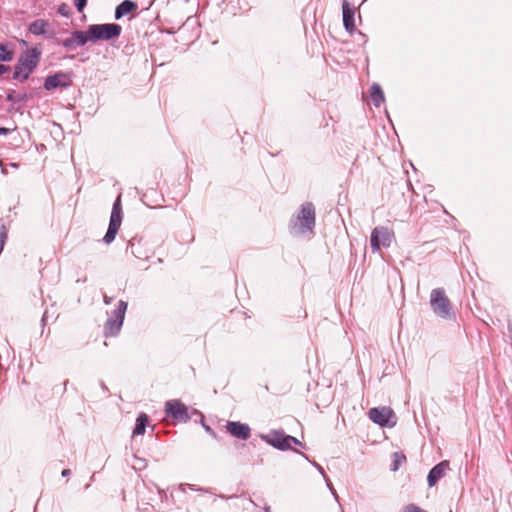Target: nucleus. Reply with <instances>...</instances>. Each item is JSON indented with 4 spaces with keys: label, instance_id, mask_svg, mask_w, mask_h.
<instances>
[{
    "label": "nucleus",
    "instance_id": "obj_1",
    "mask_svg": "<svg viewBox=\"0 0 512 512\" xmlns=\"http://www.w3.org/2000/svg\"><path fill=\"white\" fill-rule=\"evenodd\" d=\"M315 225V208L312 203H305L301 207V211L298 214L293 229L297 234L304 235L312 232Z\"/></svg>",
    "mask_w": 512,
    "mask_h": 512
},
{
    "label": "nucleus",
    "instance_id": "obj_2",
    "mask_svg": "<svg viewBox=\"0 0 512 512\" xmlns=\"http://www.w3.org/2000/svg\"><path fill=\"white\" fill-rule=\"evenodd\" d=\"M430 305L433 312L442 318L451 316L450 301L441 288L433 289L430 295Z\"/></svg>",
    "mask_w": 512,
    "mask_h": 512
},
{
    "label": "nucleus",
    "instance_id": "obj_3",
    "mask_svg": "<svg viewBox=\"0 0 512 512\" xmlns=\"http://www.w3.org/2000/svg\"><path fill=\"white\" fill-rule=\"evenodd\" d=\"M90 40H110L118 37L121 33V27L118 24H94L88 28Z\"/></svg>",
    "mask_w": 512,
    "mask_h": 512
},
{
    "label": "nucleus",
    "instance_id": "obj_4",
    "mask_svg": "<svg viewBox=\"0 0 512 512\" xmlns=\"http://www.w3.org/2000/svg\"><path fill=\"white\" fill-rule=\"evenodd\" d=\"M126 310L127 303L123 300H120L117 308L113 312V316L109 318L105 324L104 334L106 337L115 336L119 333L123 325Z\"/></svg>",
    "mask_w": 512,
    "mask_h": 512
},
{
    "label": "nucleus",
    "instance_id": "obj_5",
    "mask_svg": "<svg viewBox=\"0 0 512 512\" xmlns=\"http://www.w3.org/2000/svg\"><path fill=\"white\" fill-rule=\"evenodd\" d=\"M121 223H122V207H121V199L119 196L113 204L108 230L103 238V241L106 244H110L111 242L114 241L116 234L121 226Z\"/></svg>",
    "mask_w": 512,
    "mask_h": 512
},
{
    "label": "nucleus",
    "instance_id": "obj_6",
    "mask_svg": "<svg viewBox=\"0 0 512 512\" xmlns=\"http://www.w3.org/2000/svg\"><path fill=\"white\" fill-rule=\"evenodd\" d=\"M370 420L382 427H393L396 425V416L390 407H375L368 412Z\"/></svg>",
    "mask_w": 512,
    "mask_h": 512
},
{
    "label": "nucleus",
    "instance_id": "obj_7",
    "mask_svg": "<svg viewBox=\"0 0 512 512\" xmlns=\"http://www.w3.org/2000/svg\"><path fill=\"white\" fill-rule=\"evenodd\" d=\"M394 240V232L387 227H376L373 229L370 238V244L373 252L381 247H389Z\"/></svg>",
    "mask_w": 512,
    "mask_h": 512
},
{
    "label": "nucleus",
    "instance_id": "obj_8",
    "mask_svg": "<svg viewBox=\"0 0 512 512\" xmlns=\"http://www.w3.org/2000/svg\"><path fill=\"white\" fill-rule=\"evenodd\" d=\"M265 440L275 448L286 450L291 448L292 443L297 445H302L301 442L290 435H285L282 432L273 431L268 436L265 437Z\"/></svg>",
    "mask_w": 512,
    "mask_h": 512
},
{
    "label": "nucleus",
    "instance_id": "obj_9",
    "mask_svg": "<svg viewBox=\"0 0 512 512\" xmlns=\"http://www.w3.org/2000/svg\"><path fill=\"white\" fill-rule=\"evenodd\" d=\"M165 412L173 419L187 422L190 419L187 407L179 400H170L165 404Z\"/></svg>",
    "mask_w": 512,
    "mask_h": 512
},
{
    "label": "nucleus",
    "instance_id": "obj_10",
    "mask_svg": "<svg viewBox=\"0 0 512 512\" xmlns=\"http://www.w3.org/2000/svg\"><path fill=\"white\" fill-rule=\"evenodd\" d=\"M71 85L70 75L64 72L56 73L46 78L44 87L47 90L56 89L59 87H68Z\"/></svg>",
    "mask_w": 512,
    "mask_h": 512
},
{
    "label": "nucleus",
    "instance_id": "obj_11",
    "mask_svg": "<svg viewBox=\"0 0 512 512\" xmlns=\"http://www.w3.org/2000/svg\"><path fill=\"white\" fill-rule=\"evenodd\" d=\"M32 73V56L26 55L24 60H20L14 72V78L19 81L28 79Z\"/></svg>",
    "mask_w": 512,
    "mask_h": 512
},
{
    "label": "nucleus",
    "instance_id": "obj_12",
    "mask_svg": "<svg viewBox=\"0 0 512 512\" xmlns=\"http://www.w3.org/2000/svg\"><path fill=\"white\" fill-rule=\"evenodd\" d=\"M226 430L234 437L246 440L250 437V428L247 424L229 421L226 424Z\"/></svg>",
    "mask_w": 512,
    "mask_h": 512
},
{
    "label": "nucleus",
    "instance_id": "obj_13",
    "mask_svg": "<svg viewBox=\"0 0 512 512\" xmlns=\"http://www.w3.org/2000/svg\"><path fill=\"white\" fill-rule=\"evenodd\" d=\"M448 469V461H442L435 467H433L427 477L428 485L430 487L434 486L438 482V480H440L445 475Z\"/></svg>",
    "mask_w": 512,
    "mask_h": 512
},
{
    "label": "nucleus",
    "instance_id": "obj_14",
    "mask_svg": "<svg viewBox=\"0 0 512 512\" xmlns=\"http://www.w3.org/2000/svg\"><path fill=\"white\" fill-rule=\"evenodd\" d=\"M90 40V34L83 31H75L71 37L64 40L63 45L65 47H79L85 45Z\"/></svg>",
    "mask_w": 512,
    "mask_h": 512
},
{
    "label": "nucleus",
    "instance_id": "obj_15",
    "mask_svg": "<svg viewBox=\"0 0 512 512\" xmlns=\"http://www.w3.org/2000/svg\"><path fill=\"white\" fill-rule=\"evenodd\" d=\"M342 10H343V24H344L346 30L349 33H352L355 30V23H354L355 11L352 7H350L347 0H343Z\"/></svg>",
    "mask_w": 512,
    "mask_h": 512
},
{
    "label": "nucleus",
    "instance_id": "obj_16",
    "mask_svg": "<svg viewBox=\"0 0 512 512\" xmlns=\"http://www.w3.org/2000/svg\"><path fill=\"white\" fill-rule=\"evenodd\" d=\"M136 4L131 0H125L121 4H119L115 10V18L120 19L124 15L132 12L136 9Z\"/></svg>",
    "mask_w": 512,
    "mask_h": 512
},
{
    "label": "nucleus",
    "instance_id": "obj_17",
    "mask_svg": "<svg viewBox=\"0 0 512 512\" xmlns=\"http://www.w3.org/2000/svg\"><path fill=\"white\" fill-rule=\"evenodd\" d=\"M370 95L375 106L379 107L385 100L384 93L378 84H373L370 88Z\"/></svg>",
    "mask_w": 512,
    "mask_h": 512
},
{
    "label": "nucleus",
    "instance_id": "obj_18",
    "mask_svg": "<svg viewBox=\"0 0 512 512\" xmlns=\"http://www.w3.org/2000/svg\"><path fill=\"white\" fill-rule=\"evenodd\" d=\"M147 422H148V417L145 414H141L137 418V422H136L135 428L133 430V434L134 435L144 434Z\"/></svg>",
    "mask_w": 512,
    "mask_h": 512
},
{
    "label": "nucleus",
    "instance_id": "obj_19",
    "mask_svg": "<svg viewBox=\"0 0 512 512\" xmlns=\"http://www.w3.org/2000/svg\"><path fill=\"white\" fill-rule=\"evenodd\" d=\"M13 59V51L7 45L0 44V61L8 62Z\"/></svg>",
    "mask_w": 512,
    "mask_h": 512
},
{
    "label": "nucleus",
    "instance_id": "obj_20",
    "mask_svg": "<svg viewBox=\"0 0 512 512\" xmlns=\"http://www.w3.org/2000/svg\"><path fill=\"white\" fill-rule=\"evenodd\" d=\"M48 24L44 20L34 21V35L35 34H46Z\"/></svg>",
    "mask_w": 512,
    "mask_h": 512
},
{
    "label": "nucleus",
    "instance_id": "obj_21",
    "mask_svg": "<svg viewBox=\"0 0 512 512\" xmlns=\"http://www.w3.org/2000/svg\"><path fill=\"white\" fill-rule=\"evenodd\" d=\"M393 458H394V465H393L392 469L394 471H396L399 468V465H401L403 462L406 461V457H405V455H403L401 453L395 452L393 454Z\"/></svg>",
    "mask_w": 512,
    "mask_h": 512
},
{
    "label": "nucleus",
    "instance_id": "obj_22",
    "mask_svg": "<svg viewBox=\"0 0 512 512\" xmlns=\"http://www.w3.org/2000/svg\"><path fill=\"white\" fill-rule=\"evenodd\" d=\"M87 4V0H75V6L78 10V12H82L84 7Z\"/></svg>",
    "mask_w": 512,
    "mask_h": 512
},
{
    "label": "nucleus",
    "instance_id": "obj_23",
    "mask_svg": "<svg viewBox=\"0 0 512 512\" xmlns=\"http://www.w3.org/2000/svg\"><path fill=\"white\" fill-rule=\"evenodd\" d=\"M403 512H425V511L422 510L421 508H419L418 506L408 505L407 507H405Z\"/></svg>",
    "mask_w": 512,
    "mask_h": 512
},
{
    "label": "nucleus",
    "instance_id": "obj_24",
    "mask_svg": "<svg viewBox=\"0 0 512 512\" xmlns=\"http://www.w3.org/2000/svg\"><path fill=\"white\" fill-rule=\"evenodd\" d=\"M9 71V67L8 66H5L3 64H0V76L6 72Z\"/></svg>",
    "mask_w": 512,
    "mask_h": 512
},
{
    "label": "nucleus",
    "instance_id": "obj_25",
    "mask_svg": "<svg viewBox=\"0 0 512 512\" xmlns=\"http://www.w3.org/2000/svg\"><path fill=\"white\" fill-rule=\"evenodd\" d=\"M9 132V129L0 127V135H6Z\"/></svg>",
    "mask_w": 512,
    "mask_h": 512
},
{
    "label": "nucleus",
    "instance_id": "obj_26",
    "mask_svg": "<svg viewBox=\"0 0 512 512\" xmlns=\"http://www.w3.org/2000/svg\"><path fill=\"white\" fill-rule=\"evenodd\" d=\"M33 53H34V61H35L38 58V56L40 55V52L38 51L37 48L34 47Z\"/></svg>",
    "mask_w": 512,
    "mask_h": 512
},
{
    "label": "nucleus",
    "instance_id": "obj_27",
    "mask_svg": "<svg viewBox=\"0 0 512 512\" xmlns=\"http://www.w3.org/2000/svg\"><path fill=\"white\" fill-rule=\"evenodd\" d=\"M111 301H112V298H111V297H108L107 295H104V302H105V304H107V305H108V304H110V303H111Z\"/></svg>",
    "mask_w": 512,
    "mask_h": 512
},
{
    "label": "nucleus",
    "instance_id": "obj_28",
    "mask_svg": "<svg viewBox=\"0 0 512 512\" xmlns=\"http://www.w3.org/2000/svg\"><path fill=\"white\" fill-rule=\"evenodd\" d=\"M70 473H71V471H70L69 469H64V470L62 471V476H63V477H66V476L70 475Z\"/></svg>",
    "mask_w": 512,
    "mask_h": 512
},
{
    "label": "nucleus",
    "instance_id": "obj_29",
    "mask_svg": "<svg viewBox=\"0 0 512 512\" xmlns=\"http://www.w3.org/2000/svg\"><path fill=\"white\" fill-rule=\"evenodd\" d=\"M328 487L330 488V490L332 491L333 494H335V491L332 487V484L330 482L327 483Z\"/></svg>",
    "mask_w": 512,
    "mask_h": 512
},
{
    "label": "nucleus",
    "instance_id": "obj_30",
    "mask_svg": "<svg viewBox=\"0 0 512 512\" xmlns=\"http://www.w3.org/2000/svg\"><path fill=\"white\" fill-rule=\"evenodd\" d=\"M205 429H206V431H210V427L209 426H205Z\"/></svg>",
    "mask_w": 512,
    "mask_h": 512
}]
</instances>
